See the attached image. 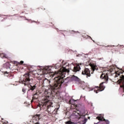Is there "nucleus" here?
Masks as SVG:
<instances>
[{
	"mask_svg": "<svg viewBox=\"0 0 124 124\" xmlns=\"http://www.w3.org/2000/svg\"><path fill=\"white\" fill-rule=\"evenodd\" d=\"M23 79L21 81V84H23L25 86H30L31 85V75L30 74H25L24 75Z\"/></svg>",
	"mask_w": 124,
	"mask_h": 124,
	"instance_id": "4",
	"label": "nucleus"
},
{
	"mask_svg": "<svg viewBox=\"0 0 124 124\" xmlns=\"http://www.w3.org/2000/svg\"><path fill=\"white\" fill-rule=\"evenodd\" d=\"M85 115H83L81 112L77 109L74 110L70 118L73 121H77L80 120L81 118H84Z\"/></svg>",
	"mask_w": 124,
	"mask_h": 124,
	"instance_id": "2",
	"label": "nucleus"
},
{
	"mask_svg": "<svg viewBox=\"0 0 124 124\" xmlns=\"http://www.w3.org/2000/svg\"><path fill=\"white\" fill-rule=\"evenodd\" d=\"M110 72H112V69H110Z\"/></svg>",
	"mask_w": 124,
	"mask_h": 124,
	"instance_id": "24",
	"label": "nucleus"
},
{
	"mask_svg": "<svg viewBox=\"0 0 124 124\" xmlns=\"http://www.w3.org/2000/svg\"><path fill=\"white\" fill-rule=\"evenodd\" d=\"M101 79H104L106 81V83H107L108 80H109V78H108V74L104 71L100 76Z\"/></svg>",
	"mask_w": 124,
	"mask_h": 124,
	"instance_id": "7",
	"label": "nucleus"
},
{
	"mask_svg": "<svg viewBox=\"0 0 124 124\" xmlns=\"http://www.w3.org/2000/svg\"><path fill=\"white\" fill-rule=\"evenodd\" d=\"M22 92H23V93H26V92H27V89H26L25 88H23Z\"/></svg>",
	"mask_w": 124,
	"mask_h": 124,
	"instance_id": "19",
	"label": "nucleus"
},
{
	"mask_svg": "<svg viewBox=\"0 0 124 124\" xmlns=\"http://www.w3.org/2000/svg\"><path fill=\"white\" fill-rule=\"evenodd\" d=\"M103 84L104 82H102L100 84L99 86L96 87L94 90V93H98L99 92H102V91H104L105 86L103 85Z\"/></svg>",
	"mask_w": 124,
	"mask_h": 124,
	"instance_id": "5",
	"label": "nucleus"
},
{
	"mask_svg": "<svg viewBox=\"0 0 124 124\" xmlns=\"http://www.w3.org/2000/svg\"><path fill=\"white\" fill-rule=\"evenodd\" d=\"M89 37H90V38H91V39H92V37L91 36H89Z\"/></svg>",
	"mask_w": 124,
	"mask_h": 124,
	"instance_id": "25",
	"label": "nucleus"
},
{
	"mask_svg": "<svg viewBox=\"0 0 124 124\" xmlns=\"http://www.w3.org/2000/svg\"><path fill=\"white\" fill-rule=\"evenodd\" d=\"M69 103L70 104H72L71 103V100H69Z\"/></svg>",
	"mask_w": 124,
	"mask_h": 124,
	"instance_id": "22",
	"label": "nucleus"
},
{
	"mask_svg": "<svg viewBox=\"0 0 124 124\" xmlns=\"http://www.w3.org/2000/svg\"><path fill=\"white\" fill-rule=\"evenodd\" d=\"M39 115H35L32 117L33 124H39Z\"/></svg>",
	"mask_w": 124,
	"mask_h": 124,
	"instance_id": "8",
	"label": "nucleus"
},
{
	"mask_svg": "<svg viewBox=\"0 0 124 124\" xmlns=\"http://www.w3.org/2000/svg\"><path fill=\"white\" fill-rule=\"evenodd\" d=\"M18 63L19 64H23V63H24V61H21L20 62H18Z\"/></svg>",
	"mask_w": 124,
	"mask_h": 124,
	"instance_id": "20",
	"label": "nucleus"
},
{
	"mask_svg": "<svg viewBox=\"0 0 124 124\" xmlns=\"http://www.w3.org/2000/svg\"><path fill=\"white\" fill-rule=\"evenodd\" d=\"M0 57L3 59V58H5V59H7V57H6V54L5 53H0Z\"/></svg>",
	"mask_w": 124,
	"mask_h": 124,
	"instance_id": "13",
	"label": "nucleus"
},
{
	"mask_svg": "<svg viewBox=\"0 0 124 124\" xmlns=\"http://www.w3.org/2000/svg\"><path fill=\"white\" fill-rule=\"evenodd\" d=\"M38 98V95H37V94H34L32 97V100H31V102H32L33 100H35V99H37Z\"/></svg>",
	"mask_w": 124,
	"mask_h": 124,
	"instance_id": "12",
	"label": "nucleus"
},
{
	"mask_svg": "<svg viewBox=\"0 0 124 124\" xmlns=\"http://www.w3.org/2000/svg\"><path fill=\"white\" fill-rule=\"evenodd\" d=\"M31 87L29 89V91H34V90H35V88H36V86L35 85L32 86L30 85Z\"/></svg>",
	"mask_w": 124,
	"mask_h": 124,
	"instance_id": "14",
	"label": "nucleus"
},
{
	"mask_svg": "<svg viewBox=\"0 0 124 124\" xmlns=\"http://www.w3.org/2000/svg\"><path fill=\"white\" fill-rule=\"evenodd\" d=\"M58 110H59V108H56L53 111L52 110L53 114H57Z\"/></svg>",
	"mask_w": 124,
	"mask_h": 124,
	"instance_id": "15",
	"label": "nucleus"
},
{
	"mask_svg": "<svg viewBox=\"0 0 124 124\" xmlns=\"http://www.w3.org/2000/svg\"><path fill=\"white\" fill-rule=\"evenodd\" d=\"M96 119L98 120V121H106V120H105V119H104V117H103V116H97L96 117Z\"/></svg>",
	"mask_w": 124,
	"mask_h": 124,
	"instance_id": "11",
	"label": "nucleus"
},
{
	"mask_svg": "<svg viewBox=\"0 0 124 124\" xmlns=\"http://www.w3.org/2000/svg\"><path fill=\"white\" fill-rule=\"evenodd\" d=\"M65 124H72L73 123H72L71 121H69L66 122L65 123Z\"/></svg>",
	"mask_w": 124,
	"mask_h": 124,
	"instance_id": "18",
	"label": "nucleus"
},
{
	"mask_svg": "<svg viewBox=\"0 0 124 124\" xmlns=\"http://www.w3.org/2000/svg\"><path fill=\"white\" fill-rule=\"evenodd\" d=\"M90 66L92 68V70H93V72L91 73V74H93V71H94V70H97V69H98V68H97V66H96L94 64H91L90 65Z\"/></svg>",
	"mask_w": 124,
	"mask_h": 124,
	"instance_id": "10",
	"label": "nucleus"
},
{
	"mask_svg": "<svg viewBox=\"0 0 124 124\" xmlns=\"http://www.w3.org/2000/svg\"><path fill=\"white\" fill-rule=\"evenodd\" d=\"M104 121L106 122L107 124H109V121H108V120H106V121Z\"/></svg>",
	"mask_w": 124,
	"mask_h": 124,
	"instance_id": "21",
	"label": "nucleus"
},
{
	"mask_svg": "<svg viewBox=\"0 0 124 124\" xmlns=\"http://www.w3.org/2000/svg\"><path fill=\"white\" fill-rule=\"evenodd\" d=\"M29 70H31V71H34V70H31V69H30Z\"/></svg>",
	"mask_w": 124,
	"mask_h": 124,
	"instance_id": "23",
	"label": "nucleus"
},
{
	"mask_svg": "<svg viewBox=\"0 0 124 124\" xmlns=\"http://www.w3.org/2000/svg\"><path fill=\"white\" fill-rule=\"evenodd\" d=\"M45 69L46 70V71H48V72H51V69L49 68V67H46L45 68Z\"/></svg>",
	"mask_w": 124,
	"mask_h": 124,
	"instance_id": "16",
	"label": "nucleus"
},
{
	"mask_svg": "<svg viewBox=\"0 0 124 124\" xmlns=\"http://www.w3.org/2000/svg\"><path fill=\"white\" fill-rule=\"evenodd\" d=\"M80 65H82V64H77L76 66H74L73 71L74 72H77L78 71H80L81 70V67H80Z\"/></svg>",
	"mask_w": 124,
	"mask_h": 124,
	"instance_id": "9",
	"label": "nucleus"
},
{
	"mask_svg": "<svg viewBox=\"0 0 124 124\" xmlns=\"http://www.w3.org/2000/svg\"><path fill=\"white\" fill-rule=\"evenodd\" d=\"M65 65L67 66L68 64L66 63L65 64L63 65L62 69H61L58 72H56V74H54V75H56V76L54 78L53 83L50 85V88L48 89H45L44 91V97H43L42 102L43 105H41L40 107L41 108V106H42L43 108L45 109L46 110H47L49 114H51L53 110H54L53 106H52L53 102L50 100V97L58 95V93H59V90L61 89L62 84L64 82L63 79V78L65 77L64 73H69V70L66 69Z\"/></svg>",
	"mask_w": 124,
	"mask_h": 124,
	"instance_id": "1",
	"label": "nucleus"
},
{
	"mask_svg": "<svg viewBox=\"0 0 124 124\" xmlns=\"http://www.w3.org/2000/svg\"><path fill=\"white\" fill-rule=\"evenodd\" d=\"M119 76L120 79L118 80V83L120 84V89L123 90V93H124V76L122 75L120 73H116L115 75V78H117Z\"/></svg>",
	"mask_w": 124,
	"mask_h": 124,
	"instance_id": "3",
	"label": "nucleus"
},
{
	"mask_svg": "<svg viewBox=\"0 0 124 124\" xmlns=\"http://www.w3.org/2000/svg\"><path fill=\"white\" fill-rule=\"evenodd\" d=\"M82 75H86V78H89V77H91V71L89 68H84L81 73Z\"/></svg>",
	"mask_w": 124,
	"mask_h": 124,
	"instance_id": "6",
	"label": "nucleus"
},
{
	"mask_svg": "<svg viewBox=\"0 0 124 124\" xmlns=\"http://www.w3.org/2000/svg\"><path fill=\"white\" fill-rule=\"evenodd\" d=\"M4 73V74H7L6 75V76H8L9 74H10V72H8L7 71H5Z\"/></svg>",
	"mask_w": 124,
	"mask_h": 124,
	"instance_id": "17",
	"label": "nucleus"
},
{
	"mask_svg": "<svg viewBox=\"0 0 124 124\" xmlns=\"http://www.w3.org/2000/svg\"><path fill=\"white\" fill-rule=\"evenodd\" d=\"M15 63H17V62H15Z\"/></svg>",
	"mask_w": 124,
	"mask_h": 124,
	"instance_id": "26",
	"label": "nucleus"
}]
</instances>
